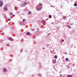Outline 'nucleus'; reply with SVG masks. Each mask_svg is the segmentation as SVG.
I'll return each instance as SVG.
<instances>
[{"label":"nucleus","instance_id":"obj_1","mask_svg":"<svg viewBox=\"0 0 77 77\" xmlns=\"http://www.w3.org/2000/svg\"><path fill=\"white\" fill-rule=\"evenodd\" d=\"M52 62L53 63H54V64L56 63V60H55L54 59H53L52 60Z\"/></svg>","mask_w":77,"mask_h":77},{"label":"nucleus","instance_id":"obj_2","mask_svg":"<svg viewBox=\"0 0 77 77\" xmlns=\"http://www.w3.org/2000/svg\"><path fill=\"white\" fill-rule=\"evenodd\" d=\"M3 2H0V7H2V6H3Z\"/></svg>","mask_w":77,"mask_h":77},{"label":"nucleus","instance_id":"obj_3","mask_svg":"<svg viewBox=\"0 0 77 77\" xmlns=\"http://www.w3.org/2000/svg\"><path fill=\"white\" fill-rule=\"evenodd\" d=\"M4 10H5V11H7L8 10V7H5V8H3Z\"/></svg>","mask_w":77,"mask_h":77},{"label":"nucleus","instance_id":"obj_4","mask_svg":"<svg viewBox=\"0 0 77 77\" xmlns=\"http://www.w3.org/2000/svg\"><path fill=\"white\" fill-rule=\"evenodd\" d=\"M42 8V6H41V7L40 8H38L37 9V10L39 11H41V8Z\"/></svg>","mask_w":77,"mask_h":77},{"label":"nucleus","instance_id":"obj_5","mask_svg":"<svg viewBox=\"0 0 77 77\" xmlns=\"http://www.w3.org/2000/svg\"><path fill=\"white\" fill-rule=\"evenodd\" d=\"M69 59H68V58H66L65 61H66V62H68L69 61Z\"/></svg>","mask_w":77,"mask_h":77},{"label":"nucleus","instance_id":"obj_6","mask_svg":"<svg viewBox=\"0 0 77 77\" xmlns=\"http://www.w3.org/2000/svg\"><path fill=\"white\" fill-rule=\"evenodd\" d=\"M30 35V32H28L26 33V35Z\"/></svg>","mask_w":77,"mask_h":77},{"label":"nucleus","instance_id":"obj_7","mask_svg":"<svg viewBox=\"0 0 77 77\" xmlns=\"http://www.w3.org/2000/svg\"><path fill=\"white\" fill-rule=\"evenodd\" d=\"M67 26L68 27V28H69V29H71V27L69 25H67Z\"/></svg>","mask_w":77,"mask_h":77},{"label":"nucleus","instance_id":"obj_8","mask_svg":"<svg viewBox=\"0 0 77 77\" xmlns=\"http://www.w3.org/2000/svg\"><path fill=\"white\" fill-rule=\"evenodd\" d=\"M9 40H10V41H13V39H12L11 38H9Z\"/></svg>","mask_w":77,"mask_h":77},{"label":"nucleus","instance_id":"obj_9","mask_svg":"<svg viewBox=\"0 0 77 77\" xmlns=\"http://www.w3.org/2000/svg\"><path fill=\"white\" fill-rule=\"evenodd\" d=\"M66 77H72V75H68Z\"/></svg>","mask_w":77,"mask_h":77},{"label":"nucleus","instance_id":"obj_10","mask_svg":"<svg viewBox=\"0 0 77 77\" xmlns=\"http://www.w3.org/2000/svg\"><path fill=\"white\" fill-rule=\"evenodd\" d=\"M66 18V16H64L63 17V19H65V18Z\"/></svg>","mask_w":77,"mask_h":77},{"label":"nucleus","instance_id":"obj_11","mask_svg":"<svg viewBox=\"0 0 77 77\" xmlns=\"http://www.w3.org/2000/svg\"><path fill=\"white\" fill-rule=\"evenodd\" d=\"M28 14H29V15L32 14V13L31 11H30L29 12V13H28Z\"/></svg>","mask_w":77,"mask_h":77},{"label":"nucleus","instance_id":"obj_12","mask_svg":"<svg viewBox=\"0 0 77 77\" xmlns=\"http://www.w3.org/2000/svg\"><path fill=\"white\" fill-rule=\"evenodd\" d=\"M49 18H51V17H52V16H51V15H50L49 16Z\"/></svg>","mask_w":77,"mask_h":77},{"label":"nucleus","instance_id":"obj_13","mask_svg":"<svg viewBox=\"0 0 77 77\" xmlns=\"http://www.w3.org/2000/svg\"><path fill=\"white\" fill-rule=\"evenodd\" d=\"M51 7H52V8H55V6L54 5H51Z\"/></svg>","mask_w":77,"mask_h":77},{"label":"nucleus","instance_id":"obj_14","mask_svg":"<svg viewBox=\"0 0 77 77\" xmlns=\"http://www.w3.org/2000/svg\"><path fill=\"white\" fill-rule=\"evenodd\" d=\"M54 58H55V59H57V55H56L55 56H54Z\"/></svg>","mask_w":77,"mask_h":77},{"label":"nucleus","instance_id":"obj_15","mask_svg":"<svg viewBox=\"0 0 77 77\" xmlns=\"http://www.w3.org/2000/svg\"><path fill=\"white\" fill-rule=\"evenodd\" d=\"M74 6H77V4H75L74 5Z\"/></svg>","mask_w":77,"mask_h":77},{"label":"nucleus","instance_id":"obj_16","mask_svg":"<svg viewBox=\"0 0 77 77\" xmlns=\"http://www.w3.org/2000/svg\"><path fill=\"white\" fill-rule=\"evenodd\" d=\"M4 71H5V72H6V71H7L6 69H4Z\"/></svg>","mask_w":77,"mask_h":77},{"label":"nucleus","instance_id":"obj_17","mask_svg":"<svg viewBox=\"0 0 77 77\" xmlns=\"http://www.w3.org/2000/svg\"><path fill=\"white\" fill-rule=\"evenodd\" d=\"M25 21V19H23V23H24Z\"/></svg>","mask_w":77,"mask_h":77},{"label":"nucleus","instance_id":"obj_18","mask_svg":"<svg viewBox=\"0 0 77 77\" xmlns=\"http://www.w3.org/2000/svg\"><path fill=\"white\" fill-rule=\"evenodd\" d=\"M39 6H42V4H39Z\"/></svg>","mask_w":77,"mask_h":77},{"label":"nucleus","instance_id":"obj_19","mask_svg":"<svg viewBox=\"0 0 77 77\" xmlns=\"http://www.w3.org/2000/svg\"><path fill=\"white\" fill-rule=\"evenodd\" d=\"M42 22H43V23H45V20H43Z\"/></svg>","mask_w":77,"mask_h":77},{"label":"nucleus","instance_id":"obj_20","mask_svg":"<svg viewBox=\"0 0 77 77\" xmlns=\"http://www.w3.org/2000/svg\"><path fill=\"white\" fill-rule=\"evenodd\" d=\"M7 46H9V45L8 44H7L6 45Z\"/></svg>","mask_w":77,"mask_h":77},{"label":"nucleus","instance_id":"obj_21","mask_svg":"<svg viewBox=\"0 0 77 77\" xmlns=\"http://www.w3.org/2000/svg\"><path fill=\"white\" fill-rule=\"evenodd\" d=\"M64 41V40H63L62 41H61V42H63Z\"/></svg>","mask_w":77,"mask_h":77},{"label":"nucleus","instance_id":"obj_22","mask_svg":"<svg viewBox=\"0 0 77 77\" xmlns=\"http://www.w3.org/2000/svg\"><path fill=\"white\" fill-rule=\"evenodd\" d=\"M67 67H68V69H69V66H68Z\"/></svg>","mask_w":77,"mask_h":77},{"label":"nucleus","instance_id":"obj_23","mask_svg":"<svg viewBox=\"0 0 77 77\" xmlns=\"http://www.w3.org/2000/svg\"><path fill=\"white\" fill-rule=\"evenodd\" d=\"M73 25V23H72L71 24V26H72Z\"/></svg>","mask_w":77,"mask_h":77},{"label":"nucleus","instance_id":"obj_24","mask_svg":"<svg viewBox=\"0 0 77 77\" xmlns=\"http://www.w3.org/2000/svg\"><path fill=\"white\" fill-rule=\"evenodd\" d=\"M24 4L25 5H26V3H25V2H24Z\"/></svg>","mask_w":77,"mask_h":77},{"label":"nucleus","instance_id":"obj_25","mask_svg":"<svg viewBox=\"0 0 77 77\" xmlns=\"http://www.w3.org/2000/svg\"><path fill=\"white\" fill-rule=\"evenodd\" d=\"M10 15H12V14H11V13H10Z\"/></svg>","mask_w":77,"mask_h":77},{"label":"nucleus","instance_id":"obj_26","mask_svg":"<svg viewBox=\"0 0 77 77\" xmlns=\"http://www.w3.org/2000/svg\"><path fill=\"white\" fill-rule=\"evenodd\" d=\"M13 17H15V15H13Z\"/></svg>","mask_w":77,"mask_h":77},{"label":"nucleus","instance_id":"obj_27","mask_svg":"<svg viewBox=\"0 0 77 77\" xmlns=\"http://www.w3.org/2000/svg\"><path fill=\"white\" fill-rule=\"evenodd\" d=\"M8 21H11V19H8Z\"/></svg>","mask_w":77,"mask_h":77},{"label":"nucleus","instance_id":"obj_28","mask_svg":"<svg viewBox=\"0 0 77 77\" xmlns=\"http://www.w3.org/2000/svg\"><path fill=\"white\" fill-rule=\"evenodd\" d=\"M62 74H61L60 75V76H62Z\"/></svg>","mask_w":77,"mask_h":77},{"label":"nucleus","instance_id":"obj_29","mask_svg":"<svg viewBox=\"0 0 77 77\" xmlns=\"http://www.w3.org/2000/svg\"><path fill=\"white\" fill-rule=\"evenodd\" d=\"M65 54H67V53H66Z\"/></svg>","mask_w":77,"mask_h":77},{"label":"nucleus","instance_id":"obj_30","mask_svg":"<svg viewBox=\"0 0 77 77\" xmlns=\"http://www.w3.org/2000/svg\"><path fill=\"white\" fill-rule=\"evenodd\" d=\"M54 23H53H53H51V24H54Z\"/></svg>","mask_w":77,"mask_h":77},{"label":"nucleus","instance_id":"obj_31","mask_svg":"<svg viewBox=\"0 0 77 77\" xmlns=\"http://www.w3.org/2000/svg\"><path fill=\"white\" fill-rule=\"evenodd\" d=\"M43 49H45V48H43Z\"/></svg>","mask_w":77,"mask_h":77},{"label":"nucleus","instance_id":"obj_32","mask_svg":"<svg viewBox=\"0 0 77 77\" xmlns=\"http://www.w3.org/2000/svg\"><path fill=\"white\" fill-rule=\"evenodd\" d=\"M37 30H39V29H37Z\"/></svg>","mask_w":77,"mask_h":77},{"label":"nucleus","instance_id":"obj_33","mask_svg":"<svg viewBox=\"0 0 77 77\" xmlns=\"http://www.w3.org/2000/svg\"><path fill=\"white\" fill-rule=\"evenodd\" d=\"M76 9H77V7L76 8Z\"/></svg>","mask_w":77,"mask_h":77}]
</instances>
